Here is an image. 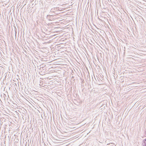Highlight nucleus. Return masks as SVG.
Returning <instances> with one entry per match:
<instances>
[{
  "label": "nucleus",
  "mask_w": 146,
  "mask_h": 146,
  "mask_svg": "<svg viewBox=\"0 0 146 146\" xmlns=\"http://www.w3.org/2000/svg\"><path fill=\"white\" fill-rule=\"evenodd\" d=\"M44 66L43 67H40V69L41 72H44L46 70V69L44 67V66Z\"/></svg>",
  "instance_id": "f257e3e1"
},
{
  "label": "nucleus",
  "mask_w": 146,
  "mask_h": 146,
  "mask_svg": "<svg viewBox=\"0 0 146 146\" xmlns=\"http://www.w3.org/2000/svg\"><path fill=\"white\" fill-rule=\"evenodd\" d=\"M3 98H4V99L5 100V96H6L5 94H3Z\"/></svg>",
  "instance_id": "7ed1b4c3"
},
{
  "label": "nucleus",
  "mask_w": 146,
  "mask_h": 146,
  "mask_svg": "<svg viewBox=\"0 0 146 146\" xmlns=\"http://www.w3.org/2000/svg\"><path fill=\"white\" fill-rule=\"evenodd\" d=\"M74 78V76H72V78Z\"/></svg>",
  "instance_id": "20e7f679"
},
{
  "label": "nucleus",
  "mask_w": 146,
  "mask_h": 146,
  "mask_svg": "<svg viewBox=\"0 0 146 146\" xmlns=\"http://www.w3.org/2000/svg\"><path fill=\"white\" fill-rule=\"evenodd\" d=\"M2 95H1V97H2Z\"/></svg>",
  "instance_id": "39448f33"
},
{
  "label": "nucleus",
  "mask_w": 146,
  "mask_h": 146,
  "mask_svg": "<svg viewBox=\"0 0 146 146\" xmlns=\"http://www.w3.org/2000/svg\"><path fill=\"white\" fill-rule=\"evenodd\" d=\"M142 144L143 146H146V138L143 141Z\"/></svg>",
  "instance_id": "f03ea898"
}]
</instances>
